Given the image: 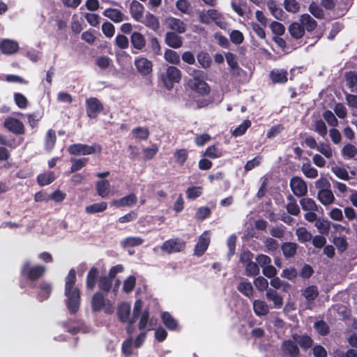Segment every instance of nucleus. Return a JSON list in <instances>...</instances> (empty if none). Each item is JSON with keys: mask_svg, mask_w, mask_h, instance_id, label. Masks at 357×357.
<instances>
[{"mask_svg": "<svg viewBox=\"0 0 357 357\" xmlns=\"http://www.w3.org/2000/svg\"><path fill=\"white\" fill-rule=\"evenodd\" d=\"M75 281L76 272L74 269H71L65 280V296L67 298V307L73 314L78 311L80 304V293L75 286Z\"/></svg>", "mask_w": 357, "mask_h": 357, "instance_id": "f257e3e1", "label": "nucleus"}, {"mask_svg": "<svg viewBox=\"0 0 357 357\" xmlns=\"http://www.w3.org/2000/svg\"><path fill=\"white\" fill-rule=\"evenodd\" d=\"M187 72L192 76L188 81L190 88L201 95H208L211 89L206 82V74L203 71L192 68H188Z\"/></svg>", "mask_w": 357, "mask_h": 357, "instance_id": "f03ea898", "label": "nucleus"}, {"mask_svg": "<svg viewBox=\"0 0 357 357\" xmlns=\"http://www.w3.org/2000/svg\"><path fill=\"white\" fill-rule=\"evenodd\" d=\"M91 308L93 312L103 311L105 314H111L114 312V303L98 291L92 296Z\"/></svg>", "mask_w": 357, "mask_h": 357, "instance_id": "7ed1b4c3", "label": "nucleus"}, {"mask_svg": "<svg viewBox=\"0 0 357 357\" xmlns=\"http://www.w3.org/2000/svg\"><path fill=\"white\" fill-rule=\"evenodd\" d=\"M159 78L165 87L168 90H171L176 83L180 82L181 72L175 66H168L164 72L160 74Z\"/></svg>", "mask_w": 357, "mask_h": 357, "instance_id": "20e7f679", "label": "nucleus"}, {"mask_svg": "<svg viewBox=\"0 0 357 357\" xmlns=\"http://www.w3.org/2000/svg\"><path fill=\"white\" fill-rule=\"evenodd\" d=\"M46 271V267L43 265L32 266L29 261H24L21 268V273L31 280H36L42 277Z\"/></svg>", "mask_w": 357, "mask_h": 357, "instance_id": "39448f33", "label": "nucleus"}, {"mask_svg": "<svg viewBox=\"0 0 357 357\" xmlns=\"http://www.w3.org/2000/svg\"><path fill=\"white\" fill-rule=\"evenodd\" d=\"M101 147L99 145L94 144L89 146L82 144H75L68 147V152L72 155H90L94 153H100Z\"/></svg>", "mask_w": 357, "mask_h": 357, "instance_id": "423d86ee", "label": "nucleus"}, {"mask_svg": "<svg viewBox=\"0 0 357 357\" xmlns=\"http://www.w3.org/2000/svg\"><path fill=\"white\" fill-rule=\"evenodd\" d=\"M185 248V243L180 238L169 239L161 245V250L167 253L172 254L183 250Z\"/></svg>", "mask_w": 357, "mask_h": 357, "instance_id": "0eeeda50", "label": "nucleus"}, {"mask_svg": "<svg viewBox=\"0 0 357 357\" xmlns=\"http://www.w3.org/2000/svg\"><path fill=\"white\" fill-rule=\"evenodd\" d=\"M86 113L91 119L96 118L103 109V105L96 98L86 100Z\"/></svg>", "mask_w": 357, "mask_h": 357, "instance_id": "6e6552de", "label": "nucleus"}, {"mask_svg": "<svg viewBox=\"0 0 357 357\" xmlns=\"http://www.w3.org/2000/svg\"><path fill=\"white\" fill-rule=\"evenodd\" d=\"M290 188L293 193L297 197H303L307 192V186L303 179L294 176L290 181Z\"/></svg>", "mask_w": 357, "mask_h": 357, "instance_id": "1a4fd4ad", "label": "nucleus"}, {"mask_svg": "<svg viewBox=\"0 0 357 357\" xmlns=\"http://www.w3.org/2000/svg\"><path fill=\"white\" fill-rule=\"evenodd\" d=\"M210 243L209 231H205L199 236L197 244L195 245L194 254L197 257L202 256L207 250Z\"/></svg>", "mask_w": 357, "mask_h": 357, "instance_id": "9d476101", "label": "nucleus"}, {"mask_svg": "<svg viewBox=\"0 0 357 357\" xmlns=\"http://www.w3.org/2000/svg\"><path fill=\"white\" fill-rule=\"evenodd\" d=\"M156 326V320L153 318H150L149 312L147 309L144 310L139 318L138 328L141 331L146 330L151 331L154 329Z\"/></svg>", "mask_w": 357, "mask_h": 357, "instance_id": "9b49d317", "label": "nucleus"}, {"mask_svg": "<svg viewBox=\"0 0 357 357\" xmlns=\"http://www.w3.org/2000/svg\"><path fill=\"white\" fill-rule=\"evenodd\" d=\"M4 126L10 132L15 134L20 135L24 132L23 123L13 117L6 118L4 121Z\"/></svg>", "mask_w": 357, "mask_h": 357, "instance_id": "f8f14e48", "label": "nucleus"}, {"mask_svg": "<svg viewBox=\"0 0 357 357\" xmlns=\"http://www.w3.org/2000/svg\"><path fill=\"white\" fill-rule=\"evenodd\" d=\"M19 44L17 41L10 39H3L0 42V50L4 54L11 55L19 50Z\"/></svg>", "mask_w": 357, "mask_h": 357, "instance_id": "ddd939ff", "label": "nucleus"}, {"mask_svg": "<svg viewBox=\"0 0 357 357\" xmlns=\"http://www.w3.org/2000/svg\"><path fill=\"white\" fill-rule=\"evenodd\" d=\"M165 23L169 29L178 33H183L186 31L185 24L180 19L169 17L166 18Z\"/></svg>", "mask_w": 357, "mask_h": 357, "instance_id": "4468645a", "label": "nucleus"}, {"mask_svg": "<svg viewBox=\"0 0 357 357\" xmlns=\"http://www.w3.org/2000/svg\"><path fill=\"white\" fill-rule=\"evenodd\" d=\"M96 189L97 194L102 198L114 195V192L112 190V186L109 181L106 179L98 181L96 184Z\"/></svg>", "mask_w": 357, "mask_h": 357, "instance_id": "2eb2a0df", "label": "nucleus"}, {"mask_svg": "<svg viewBox=\"0 0 357 357\" xmlns=\"http://www.w3.org/2000/svg\"><path fill=\"white\" fill-rule=\"evenodd\" d=\"M144 7L137 1L133 0L130 5V13L136 22H142Z\"/></svg>", "mask_w": 357, "mask_h": 357, "instance_id": "dca6fc26", "label": "nucleus"}, {"mask_svg": "<svg viewBox=\"0 0 357 357\" xmlns=\"http://www.w3.org/2000/svg\"><path fill=\"white\" fill-rule=\"evenodd\" d=\"M137 197L135 194H130L119 199H114L111 202V205L117 208L124 206H132L136 204Z\"/></svg>", "mask_w": 357, "mask_h": 357, "instance_id": "f3484780", "label": "nucleus"}, {"mask_svg": "<svg viewBox=\"0 0 357 357\" xmlns=\"http://www.w3.org/2000/svg\"><path fill=\"white\" fill-rule=\"evenodd\" d=\"M135 65L138 71L144 75L149 74L152 70V63L143 56L136 58Z\"/></svg>", "mask_w": 357, "mask_h": 357, "instance_id": "a211bd4d", "label": "nucleus"}, {"mask_svg": "<svg viewBox=\"0 0 357 357\" xmlns=\"http://www.w3.org/2000/svg\"><path fill=\"white\" fill-rule=\"evenodd\" d=\"M130 305L123 302L119 305L117 307V316L119 321L122 323H127L130 319Z\"/></svg>", "mask_w": 357, "mask_h": 357, "instance_id": "6ab92c4d", "label": "nucleus"}, {"mask_svg": "<svg viewBox=\"0 0 357 357\" xmlns=\"http://www.w3.org/2000/svg\"><path fill=\"white\" fill-rule=\"evenodd\" d=\"M130 42L133 49L142 51L146 46V41L143 34L135 31L130 36Z\"/></svg>", "mask_w": 357, "mask_h": 357, "instance_id": "aec40b11", "label": "nucleus"}, {"mask_svg": "<svg viewBox=\"0 0 357 357\" xmlns=\"http://www.w3.org/2000/svg\"><path fill=\"white\" fill-rule=\"evenodd\" d=\"M208 15L211 17V22H215L220 29L225 30L227 28L228 24L225 21V17L217 10L209 9Z\"/></svg>", "mask_w": 357, "mask_h": 357, "instance_id": "412c9836", "label": "nucleus"}, {"mask_svg": "<svg viewBox=\"0 0 357 357\" xmlns=\"http://www.w3.org/2000/svg\"><path fill=\"white\" fill-rule=\"evenodd\" d=\"M282 351L291 357H296L299 354V349L296 342L292 340H286L282 344Z\"/></svg>", "mask_w": 357, "mask_h": 357, "instance_id": "4be33fe9", "label": "nucleus"}, {"mask_svg": "<svg viewBox=\"0 0 357 357\" xmlns=\"http://www.w3.org/2000/svg\"><path fill=\"white\" fill-rule=\"evenodd\" d=\"M140 22L154 31L158 30L160 27L158 17L149 12L146 14L145 17H143L142 22Z\"/></svg>", "mask_w": 357, "mask_h": 357, "instance_id": "5701e85b", "label": "nucleus"}, {"mask_svg": "<svg viewBox=\"0 0 357 357\" xmlns=\"http://www.w3.org/2000/svg\"><path fill=\"white\" fill-rule=\"evenodd\" d=\"M266 298L273 303V306L276 309L281 308L283 305L282 297L275 290L268 289L266 293Z\"/></svg>", "mask_w": 357, "mask_h": 357, "instance_id": "b1692460", "label": "nucleus"}, {"mask_svg": "<svg viewBox=\"0 0 357 357\" xmlns=\"http://www.w3.org/2000/svg\"><path fill=\"white\" fill-rule=\"evenodd\" d=\"M317 198L324 206H329L335 201V197L331 190H319Z\"/></svg>", "mask_w": 357, "mask_h": 357, "instance_id": "393cba45", "label": "nucleus"}, {"mask_svg": "<svg viewBox=\"0 0 357 357\" xmlns=\"http://www.w3.org/2000/svg\"><path fill=\"white\" fill-rule=\"evenodd\" d=\"M267 6L271 15L278 20H283L284 13L282 9L273 0H269L267 2Z\"/></svg>", "mask_w": 357, "mask_h": 357, "instance_id": "a878e982", "label": "nucleus"}, {"mask_svg": "<svg viewBox=\"0 0 357 357\" xmlns=\"http://www.w3.org/2000/svg\"><path fill=\"white\" fill-rule=\"evenodd\" d=\"M166 44L172 48H179L182 46L181 38L174 32H167L165 36Z\"/></svg>", "mask_w": 357, "mask_h": 357, "instance_id": "bb28decb", "label": "nucleus"}, {"mask_svg": "<svg viewBox=\"0 0 357 357\" xmlns=\"http://www.w3.org/2000/svg\"><path fill=\"white\" fill-rule=\"evenodd\" d=\"M103 15L116 23L121 22L125 20L124 15L118 9L107 8L103 12Z\"/></svg>", "mask_w": 357, "mask_h": 357, "instance_id": "cd10ccee", "label": "nucleus"}, {"mask_svg": "<svg viewBox=\"0 0 357 357\" xmlns=\"http://www.w3.org/2000/svg\"><path fill=\"white\" fill-rule=\"evenodd\" d=\"M252 305L254 312L257 316H264L269 312V306L264 301L255 300Z\"/></svg>", "mask_w": 357, "mask_h": 357, "instance_id": "c85d7f7f", "label": "nucleus"}, {"mask_svg": "<svg viewBox=\"0 0 357 357\" xmlns=\"http://www.w3.org/2000/svg\"><path fill=\"white\" fill-rule=\"evenodd\" d=\"M162 321L164 325L171 331H174L177 328L178 324L176 320L167 312H162L161 315Z\"/></svg>", "mask_w": 357, "mask_h": 357, "instance_id": "c756f323", "label": "nucleus"}, {"mask_svg": "<svg viewBox=\"0 0 357 357\" xmlns=\"http://www.w3.org/2000/svg\"><path fill=\"white\" fill-rule=\"evenodd\" d=\"M274 83H285L287 81V72L284 70H273L270 74Z\"/></svg>", "mask_w": 357, "mask_h": 357, "instance_id": "7c9ffc66", "label": "nucleus"}, {"mask_svg": "<svg viewBox=\"0 0 357 357\" xmlns=\"http://www.w3.org/2000/svg\"><path fill=\"white\" fill-rule=\"evenodd\" d=\"M292 337L294 342H296L301 346V347L305 349L310 348L312 345V340L308 335H299L294 334L293 335Z\"/></svg>", "mask_w": 357, "mask_h": 357, "instance_id": "2f4dec72", "label": "nucleus"}, {"mask_svg": "<svg viewBox=\"0 0 357 357\" xmlns=\"http://www.w3.org/2000/svg\"><path fill=\"white\" fill-rule=\"evenodd\" d=\"M341 153L346 160L355 159L357 155V148L351 144H347L342 149Z\"/></svg>", "mask_w": 357, "mask_h": 357, "instance_id": "473e14b6", "label": "nucleus"}, {"mask_svg": "<svg viewBox=\"0 0 357 357\" xmlns=\"http://www.w3.org/2000/svg\"><path fill=\"white\" fill-rule=\"evenodd\" d=\"M302 295L308 303H311L318 296L319 291L315 285H311L303 290Z\"/></svg>", "mask_w": 357, "mask_h": 357, "instance_id": "72a5a7b5", "label": "nucleus"}, {"mask_svg": "<svg viewBox=\"0 0 357 357\" xmlns=\"http://www.w3.org/2000/svg\"><path fill=\"white\" fill-rule=\"evenodd\" d=\"M300 21L303 28L308 31L314 30L317 26L316 21L308 14L302 15Z\"/></svg>", "mask_w": 357, "mask_h": 357, "instance_id": "f704fd0d", "label": "nucleus"}, {"mask_svg": "<svg viewBox=\"0 0 357 357\" xmlns=\"http://www.w3.org/2000/svg\"><path fill=\"white\" fill-rule=\"evenodd\" d=\"M98 273L99 272L98 268L94 267L88 273L86 277V287L89 290H93L94 289Z\"/></svg>", "mask_w": 357, "mask_h": 357, "instance_id": "c9c22d12", "label": "nucleus"}, {"mask_svg": "<svg viewBox=\"0 0 357 357\" xmlns=\"http://www.w3.org/2000/svg\"><path fill=\"white\" fill-rule=\"evenodd\" d=\"M291 36L295 38H301L305 33L303 26L297 22L292 23L289 28Z\"/></svg>", "mask_w": 357, "mask_h": 357, "instance_id": "e433bc0d", "label": "nucleus"}, {"mask_svg": "<svg viewBox=\"0 0 357 357\" xmlns=\"http://www.w3.org/2000/svg\"><path fill=\"white\" fill-rule=\"evenodd\" d=\"M107 208V204L105 202L100 203H95L91 205L87 206L85 208V211L89 214H93L105 211Z\"/></svg>", "mask_w": 357, "mask_h": 357, "instance_id": "4c0bfd02", "label": "nucleus"}, {"mask_svg": "<svg viewBox=\"0 0 357 357\" xmlns=\"http://www.w3.org/2000/svg\"><path fill=\"white\" fill-rule=\"evenodd\" d=\"M52 291V285L47 282H43L40 284V292L38 298L40 301H44L49 298Z\"/></svg>", "mask_w": 357, "mask_h": 357, "instance_id": "58836bf2", "label": "nucleus"}, {"mask_svg": "<svg viewBox=\"0 0 357 357\" xmlns=\"http://www.w3.org/2000/svg\"><path fill=\"white\" fill-rule=\"evenodd\" d=\"M296 235L301 243L309 242L312 240V235L305 227H299L296 230Z\"/></svg>", "mask_w": 357, "mask_h": 357, "instance_id": "ea45409f", "label": "nucleus"}, {"mask_svg": "<svg viewBox=\"0 0 357 357\" xmlns=\"http://www.w3.org/2000/svg\"><path fill=\"white\" fill-rule=\"evenodd\" d=\"M300 204L303 208V211H317L318 206L316 204L315 202L308 197L302 198L300 200Z\"/></svg>", "mask_w": 357, "mask_h": 357, "instance_id": "a19ab883", "label": "nucleus"}, {"mask_svg": "<svg viewBox=\"0 0 357 357\" xmlns=\"http://www.w3.org/2000/svg\"><path fill=\"white\" fill-rule=\"evenodd\" d=\"M296 249L297 245L295 243H284L282 245V252L284 255L287 258L293 257L296 252Z\"/></svg>", "mask_w": 357, "mask_h": 357, "instance_id": "79ce46f5", "label": "nucleus"}, {"mask_svg": "<svg viewBox=\"0 0 357 357\" xmlns=\"http://www.w3.org/2000/svg\"><path fill=\"white\" fill-rule=\"evenodd\" d=\"M238 290L247 297L250 298L253 294V287L249 282H241L238 286Z\"/></svg>", "mask_w": 357, "mask_h": 357, "instance_id": "37998d69", "label": "nucleus"}, {"mask_svg": "<svg viewBox=\"0 0 357 357\" xmlns=\"http://www.w3.org/2000/svg\"><path fill=\"white\" fill-rule=\"evenodd\" d=\"M55 179V176L53 172H47L41 174L38 176V184L41 186L48 185L53 182Z\"/></svg>", "mask_w": 357, "mask_h": 357, "instance_id": "c03bdc74", "label": "nucleus"}, {"mask_svg": "<svg viewBox=\"0 0 357 357\" xmlns=\"http://www.w3.org/2000/svg\"><path fill=\"white\" fill-rule=\"evenodd\" d=\"M332 172L339 178L348 181L349 176L347 170L344 167L338 165L332 167Z\"/></svg>", "mask_w": 357, "mask_h": 357, "instance_id": "a18cd8bd", "label": "nucleus"}, {"mask_svg": "<svg viewBox=\"0 0 357 357\" xmlns=\"http://www.w3.org/2000/svg\"><path fill=\"white\" fill-rule=\"evenodd\" d=\"M164 58L167 61L172 64H178L180 63V56L178 54L172 50H165Z\"/></svg>", "mask_w": 357, "mask_h": 357, "instance_id": "49530a36", "label": "nucleus"}, {"mask_svg": "<svg viewBox=\"0 0 357 357\" xmlns=\"http://www.w3.org/2000/svg\"><path fill=\"white\" fill-rule=\"evenodd\" d=\"M251 126L250 120H244L241 125L235 128L232 132V135L234 137H240L245 134L248 128Z\"/></svg>", "mask_w": 357, "mask_h": 357, "instance_id": "de8ad7c7", "label": "nucleus"}, {"mask_svg": "<svg viewBox=\"0 0 357 357\" xmlns=\"http://www.w3.org/2000/svg\"><path fill=\"white\" fill-rule=\"evenodd\" d=\"M143 239L138 236H130L122 241L121 244L124 247H135L140 245L143 243Z\"/></svg>", "mask_w": 357, "mask_h": 357, "instance_id": "09e8293b", "label": "nucleus"}, {"mask_svg": "<svg viewBox=\"0 0 357 357\" xmlns=\"http://www.w3.org/2000/svg\"><path fill=\"white\" fill-rule=\"evenodd\" d=\"M301 170L303 174L307 178H315L318 176L317 169L308 163L303 164Z\"/></svg>", "mask_w": 357, "mask_h": 357, "instance_id": "8fccbe9b", "label": "nucleus"}, {"mask_svg": "<svg viewBox=\"0 0 357 357\" xmlns=\"http://www.w3.org/2000/svg\"><path fill=\"white\" fill-rule=\"evenodd\" d=\"M204 155L211 159H215L222 157L223 155V151L213 145L206 149Z\"/></svg>", "mask_w": 357, "mask_h": 357, "instance_id": "3c124183", "label": "nucleus"}, {"mask_svg": "<svg viewBox=\"0 0 357 357\" xmlns=\"http://www.w3.org/2000/svg\"><path fill=\"white\" fill-rule=\"evenodd\" d=\"M288 199L289 200V202L287 205V212L291 215H298L300 213V208L296 202L291 195L288 197Z\"/></svg>", "mask_w": 357, "mask_h": 357, "instance_id": "603ef678", "label": "nucleus"}, {"mask_svg": "<svg viewBox=\"0 0 357 357\" xmlns=\"http://www.w3.org/2000/svg\"><path fill=\"white\" fill-rule=\"evenodd\" d=\"M135 284H136L135 276L130 275L123 282V291L125 293L128 294L134 289Z\"/></svg>", "mask_w": 357, "mask_h": 357, "instance_id": "864d4df0", "label": "nucleus"}, {"mask_svg": "<svg viewBox=\"0 0 357 357\" xmlns=\"http://www.w3.org/2000/svg\"><path fill=\"white\" fill-rule=\"evenodd\" d=\"M97 66L102 70H107L113 66L112 60L107 56H102L96 60Z\"/></svg>", "mask_w": 357, "mask_h": 357, "instance_id": "5fc2aeb1", "label": "nucleus"}, {"mask_svg": "<svg viewBox=\"0 0 357 357\" xmlns=\"http://www.w3.org/2000/svg\"><path fill=\"white\" fill-rule=\"evenodd\" d=\"M132 134L135 139H146L149 135V132L146 128L138 127L132 130Z\"/></svg>", "mask_w": 357, "mask_h": 357, "instance_id": "6e6d98bb", "label": "nucleus"}, {"mask_svg": "<svg viewBox=\"0 0 357 357\" xmlns=\"http://www.w3.org/2000/svg\"><path fill=\"white\" fill-rule=\"evenodd\" d=\"M333 242L339 252H344L348 248V243L345 237H335Z\"/></svg>", "mask_w": 357, "mask_h": 357, "instance_id": "4d7b16f0", "label": "nucleus"}, {"mask_svg": "<svg viewBox=\"0 0 357 357\" xmlns=\"http://www.w3.org/2000/svg\"><path fill=\"white\" fill-rule=\"evenodd\" d=\"M314 130L317 132L320 136L325 137L327 134V128L325 123L321 120H316L313 124Z\"/></svg>", "mask_w": 357, "mask_h": 357, "instance_id": "13d9d810", "label": "nucleus"}, {"mask_svg": "<svg viewBox=\"0 0 357 357\" xmlns=\"http://www.w3.org/2000/svg\"><path fill=\"white\" fill-rule=\"evenodd\" d=\"M317 151L324 155L326 158H331L333 155V151L328 144L319 143Z\"/></svg>", "mask_w": 357, "mask_h": 357, "instance_id": "bf43d9fd", "label": "nucleus"}, {"mask_svg": "<svg viewBox=\"0 0 357 357\" xmlns=\"http://www.w3.org/2000/svg\"><path fill=\"white\" fill-rule=\"evenodd\" d=\"M244 267L245 269V273L249 277L255 276L259 273V268L258 264L253 262L252 261L248 264H245Z\"/></svg>", "mask_w": 357, "mask_h": 357, "instance_id": "052dcab7", "label": "nucleus"}, {"mask_svg": "<svg viewBox=\"0 0 357 357\" xmlns=\"http://www.w3.org/2000/svg\"><path fill=\"white\" fill-rule=\"evenodd\" d=\"M56 134L53 130H49L45 137V147L47 150H52L55 144Z\"/></svg>", "mask_w": 357, "mask_h": 357, "instance_id": "680f3d73", "label": "nucleus"}, {"mask_svg": "<svg viewBox=\"0 0 357 357\" xmlns=\"http://www.w3.org/2000/svg\"><path fill=\"white\" fill-rule=\"evenodd\" d=\"M202 194V188L200 186L190 187L186 190V197L190 199H195Z\"/></svg>", "mask_w": 357, "mask_h": 357, "instance_id": "e2e57ef3", "label": "nucleus"}, {"mask_svg": "<svg viewBox=\"0 0 357 357\" xmlns=\"http://www.w3.org/2000/svg\"><path fill=\"white\" fill-rule=\"evenodd\" d=\"M197 61L200 66L204 68H207L211 66V59L209 54L206 52H201L197 55Z\"/></svg>", "mask_w": 357, "mask_h": 357, "instance_id": "0e129e2a", "label": "nucleus"}, {"mask_svg": "<svg viewBox=\"0 0 357 357\" xmlns=\"http://www.w3.org/2000/svg\"><path fill=\"white\" fill-rule=\"evenodd\" d=\"M225 59L231 71L234 72L236 70L239 68L236 61V56L233 53L227 52L225 54Z\"/></svg>", "mask_w": 357, "mask_h": 357, "instance_id": "69168bd1", "label": "nucleus"}, {"mask_svg": "<svg viewBox=\"0 0 357 357\" xmlns=\"http://www.w3.org/2000/svg\"><path fill=\"white\" fill-rule=\"evenodd\" d=\"M284 6L287 11L290 13H297L300 9L299 3L296 0H284Z\"/></svg>", "mask_w": 357, "mask_h": 357, "instance_id": "338daca9", "label": "nucleus"}, {"mask_svg": "<svg viewBox=\"0 0 357 357\" xmlns=\"http://www.w3.org/2000/svg\"><path fill=\"white\" fill-rule=\"evenodd\" d=\"M345 79L347 85L352 89L357 84V73L351 71L347 73Z\"/></svg>", "mask_w": 357, "mask_h": 357, "instance_id": "774afa93", "label": "nucleus"}]
</instances>
